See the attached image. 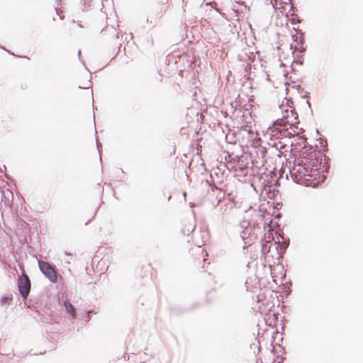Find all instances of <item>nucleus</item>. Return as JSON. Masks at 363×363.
<instances>
[{
    "label": "nucleus",
    "mask_w": 363,
    "mask_h": 363,
    "mask_svg": "<svg viewBox=\"0 0 363 363\" xmlns=\"http://www.w3.org/2000/svg\"><path fill=\"white\" fill-rule=\"evenodd\" d=\"M282 106L283 104L279 105V108H281L283 114L282 117L276 120L274 122V125L280 129L282 128L283 130L286 129V126L289 125V128L293 129L295 132L294 129H298V124L299 123L298 117L297 119H294V118H293V120L290 121V116L288 109H282Z\"/></svg>",
    "instance_id": "f257e3e1"
},
{
    "label": "nucleus",
    "mask_w": 363,
    "mask_h": 363,
    "mask_svg": "<svg viewBox=\"0 0 363 363\" xmlns=\"http://www.w3.org/2000/svg\"><path fill=\"white\" fill-rule=\"evenodd\" d=\"M38 266L40 272L52 283H57L60 275L56 272L55 266L45 261H39Z\"/></svg>",
    "instance_id": "f03ea898"
},
{
    "label": "nucleus",
    "mask_w": 363,
    "mask_h": 363,
    "mask_svg": "<svg viewBox=\"0 0 363 363\" xmlns=\"http://www.w3.org/2000/svg\"><path fill=\"white\" fill-rule=\"evenodd\" d=\"M18 289L23 298H26L31 289V283L28 275L23 270L21 275L18 278Z\"/></svg>",
    "instance_id": "7ed1b4c3"
},
{
    "label": "nucleus",
    "mask_w": 363,
    "mask_h": 363,
    "mask_svg": "<svg viewBox=\"0 0 363 363\" xmlns=\"http://www.w3.org/2000/svg\"><path fill=\"white\" fill-rule=\"evenodd\" d=\"M249 225L250 223L245 220H243L240 223V226L242 228V230L240 232V238L244 242L243 249H246L253 243V238L251 236V229H248Z\"/></svg>",
    "instance_id": "20e7f679"
},
{
    "label": "nucleus",
    "mask_w": 363,
    "mask_h": 363,
    "mask_svg": "<svg viewBox=\"0 0 363 363\" xmlns=\"http://www.w3.org/2000/svg\"><path fill=\"white\" fill-rule=\"evenodd\" d=\"M303 162L301 161L298 164V168L294 167V172H290L291 177L295 183H300L301 180L304 178V173L302 172Z\"/></svg>",
    "instance_id": "39448f33"
},
{
    "label": "nucleus",
    "mask_w": 363,
    "mask_h": 363,
    "mask_svg": "<svg viewBox=\"0 0 363 363\" xmlns=\"http://www.w3.org/2000/svg\"><path fill=\"white\" fill-rule=\"evenodd\" d=\"M284 100H286V106H287V108L289 110V108H290V113H291V118H294V119H297L298 114L296 111V108L294 107V102L291 98H287L285 97ZM284 104V101L281 103V104ZM282 109H285L284 108V106H282Z\"/></svg>",
    "instance_id": "423d86ee"
},
{
    "label": "nucleus",
    "mask_w": 363,
    "mask_h": 363,
    "mask_svg": "<svg viewBox=\"0 0 363 363\" xmlns=\"http://www.w3.org/2000/svg\"><path fill=\"white\" fill-rule=\"evenodd\" d=\"M296 30L295 34L291 35V38L294 42L296 43L297 45L305 44V34L303 31L298 28H294Z\"/></svg>",
    "instance_id": "0eeeda50"
},
{
    "label": "nucleus",
    "mask_w": 363,
    "mask_h": 363,
    "mask_svg": "<svg viewBox=\"0 0 363 363\" xmlns=\"http://www.w3.org/2000/svg\"><path fill=\"white\" fill-rule=\"evenodd\" d=\"M281 238H282L281 242L282 243H286V246L284 247L283 250L280 247V242L279 241L275 242V244L277 245L276 246V250H277V254L278 255V257H277L278 259H279L284 255V254L285 253L286 247L289 245V240H288L287 242H286V241L284 240V237L283 236H281Z\"/></svg>",
    "instance_id": "6e6552de"
},
{
    "label": "nucleus",
    "mask_w": 363,
    "mask_h": 363,
    "mask_svg": "<svg viewBox=\"0 0 363 363\" xmlns=\"http://www.w3.org/2000/svg\"><path fill=\"white\" fill-rule=\"evenodd\" d=\"M13 299V295L11 294H5L2 296L0 300L1 306H6L8 307Z\"/></svg>",
    "instance_id": "1a4fd4ad"
},
{
    "label": "nucleus",
    "mask_w": 363,
    "mask_h": 363,
    "mask_svg": "<svg viewBox=\"0 0 363 363\" xmlns=\"http://www.w3.org/2000/svg\"><path fill=\"white\" fill-rule=\"evenodd\" d=\"M293 89H295L297 92L301 94L302 99H308L310 97V93L305 91L300 84L293 86Z\"/></svg>",
    "instance_id": "9d476101"
},
{
    "label": "nucleus",
    "mask_w": 363,
    "mask_h": 363,
    "mask_svg": "<svg viewBox=\"0 0 363 363\" xmlns=\"http://www.w3.org/2000/svg\"><path fill=\"white\" fill-rule=\"evenodd\" d=\"M186 311H187L186 309L182 308L179 307V306H172L170 308V313L172 315H180V314L184 313H185Z\"/></svg>",
    "instance_id": "9b49d317"
},
{
    "label": "nucleus",
    "mask_w": 363,
    "mask_h": 363,
    "mask_svg": "<svg viewBox=\"0 0 363 363\" xmlns=\"http://www.w3.org/2000/svg\"><path fill=\"white\" fill-rule=\"evenodd\" d=\"M195 228V225L192 223H189V225L185 226L181 230V232L184 235H189L190 233L193 232Z\"/></svg>",
    "instance_id": "f8f14e48"
},
{
    "label": "nucleus",
    "mask_w": 363,
    "mask_h": 363,
    "mask_svg": "<svg viewBox=\"0 0 363 363\" xmlns=\"http://www.w3.org/2000/svg\"><path fill=\"white\" fill-rule=\"evenodd\" d=\"M65 306L66 311L68 313H72L71 315L72 317H74V313H75L74 306L69 301H65Z\"/></svg>",
    "instance_id": "ddd939ff"
},
{
    "label": "nucleus",
    "mask_w": 363,
    "mask_h": 363,
    "mask_svg": "<svg viewBox=\"0 0 363 363\" xmlns=\"http://www.w3.org/2000/svg\"><path fill=\"white\" fill-rule=\"evenodd\" d=\"M298 45L299 46V48H298V51L299 52L298 55H303V53L306 51L307 47L305 45V44H299ZM290 48L291 49H292L293 48L294 49H297V45L293 46V44H291Z\"/></svg>",
    "instance_id": "4468645a"
},
{
    "label": "nucleus",
    "mask_w": 363,
    "mask_h": 363,
    "mask_svg": "<svg viewBox=\"0 0 363 363\" xmlns=\"http://www.w3.org/2000/svg\"><path fill=\"white\" fill-rule=\"evenodd\" d=\"M311 170H309V167H306L305 165H303V168H302V172L304 173V178L303 179V180H310L311 178L309 179H306V177H311V174H309Z\"/></svg>",
    "instance_id": "2eb2a0df"
},
{
    "label": "nucleus",
    "mask_w": 363,
    "mask_h": 363,
    "mask_svg": "<svg viewBox=\"0 0 363 363\" xmlns=\"http://www.w3.org/2000/svg\"><path fill=\"white\" fill-rule=\"evenodd\" d=\"M259 152H260L261 157L263 160L262 163L266 162L267 160L265 159V157H266V154L267 152V148L264 147H261L259 149Z\"/></svg>",
    "instance_id": "dca6fc26"
},
{
    "label": "nucleus",
    "mask_w": 363,
    "mask_h": 363,
    "mask_svg": "<svg viewBox=\"0 0 363 363\" xmlns=\"http://www.w3.org/2000/svg\"><path fill=\"white\" fill-rule=\"evenodd\" d=\"M269 183V179H264V181L262 182V186H263V189L266 191H271V186H268Z\"/></svg>",
    "instance_id": "f3484780"
},
{
    "label": "nucleus",
    "mask_w": 363,
    "mask_h": 363,
    "mask_svg": "<svg viewBox=\"0 0 363 363\" xmlns=\"http://www.w3.org/2000/svg\"><path fill=\"white\" fill-rule=\"evenodd\" d=\"M303 55H297L296 59L294 58L293 62L302 65L303 64V60L302 58Z\"/></svg>",
    "instance_id": "a211bd4d"
},
{
    "label": "nucleus",
    "mask_w": 363,
    "mask_h": 363,
    "mask_svg": "<svg viewBox=\"0 0 363 363\" xmlns=\"http://www.w3.org/2000/svg\"><path fill=\"white\" fill-rule=\"evenodd\" d=\"M205 184L206 185H207L208 186L211 187V190L213 191L215 189H219V188L218 186H216V185H212L211 182L208 180V179H206L205 180Z\"/></svg>",
    "instance_id": "6ab92c4d"
},
{
    "label": "nucleus",
    "mask_w": 363,
    "mask_h": 363,
    "mask_svg": "<svg viewBox=\"0 0 363 363\" xmlns=\"http://www.w3.org/2000/svg\"><path fill=\"white\" fill-rule=\"evenodd\" d=\"M83 6L84 9H88L91 6V0H84Z\"/></svg>",
    "instance_id": "aec40b11"
},
{
    "label": "nucleus",
    "mask_w": 363,
    "mask_h": 363,
    "mask_svg": "<svg viewBox=\"0 0 363 363\" xmlns=\"http://www.w3.org/2000/svg\"><path fill=\"white\" fill-rule=\"evenodd\" d=\"M272 223V219H271L269 222H267V223H264V228L268 227V230H267L269 232L273 230V228H272V227L271 225Z\"/></svg>",
    "instance_id": "412c9836"
},
{
    "label": "nucleus",
    "mask_w": 363,
    "mask_h": 363,
    "mask_svg": "<svg viewBox=\"0 0 363 363\" xmlns=\"http://www.w3.org/2000/svg\"><path fill=\"white\" fill-rule=\"evenodd\" d=\"M85 321L89 322L91 320V311H87L86 317H85Z\"/></svg>",
    "instance_id": "4be33fe9"
},
{
    "label": "nucleus",
    "mask_w": 363,
    "mask_h": 363,
    "mask_svg": "<svg viewBox=\"0 0 363 363\" xmlns=\"http://www.w3.org/2000/svg\"><path fill=\"white\" fill-rule=\"evenodd\" d=\"M300 21H301L300 18L298 16H296V18H292V20L291 21V24L299 23Z\"/></svg>",
    "instance_id": "5701e85b"
},
{
    "label": "nucleus",
    "mask_w": 363,
    "mask_h": 363,
    "mask_svg": "<svg viewBox=\"0 0 363 363\" xmlns=\"http://www.w3.org/2000/svg\"><path fill=\"white\" fill-rule=\"evenodd\" d=\"M96 147L98 149L99 153L100 154V147H102V145L99 142L98 136L96 138Z\"/></svg>",
    "instance_id": "b1692460"
},
{
    "label": "nucleus",
    "mask_w": 363,
    "mask_h": 363,
    "mask_svg": "<svg viewBox=\"0 0 363 363\" xmlns=\"http://www.w3.org/2000/svg\"><path fill=\"white\" fill-rule=\"evenodd\" d=\"M306 104H307L308 107L310 108V111H311V114H313V109H312V108H311V102L308 100V99H306Z\"/></svg>",
    "instance_id": "393cba45"
},
{
    "label": "nucleus",
    "mask_w": 363,
    "mask_h": 363,
    "mask_svg": "<svg viewBox=\"0 0 363 363\" xmlns=\"http://www.w3.org/2000/svg\"><path fill=\"white\" fill-rule=\"evenodd\" d=\"M40 320L43 323H48V318L45 317L44 315H42Z\"/></svg>",
    "instance_id": "a878e982"
},
{
    "label": "nucleus",
    "mask_w": 363,
    "mask_h": 363,
    "mask_svg": "<svg viewBox=\"0 0 363 363\" xmlns=\"http://www.w3.org/2000/svg\"><path fill=\"white\" fill-rule=\"evenodd\" d=\"M261 252L262 254H265L267 252L266 248H265V244H264V243L262 244Z\"/></svg>",
    "instance_id": "bb28decb"
},
{
    "label": "nucleus",
    "mask_w": 363,
    "mask_h": 363,
    "mask_svg": "<svg viewBox=\"0 0 363 363\" xmlns=\"http://www.w3.org/2000/svg\"><path fill=\"white\" fill-rule=\"evenodd\" d=\"M241 156H238V155H236L235 157H233L232 160L234 161V162H238L239 161V159Z\"/></svg>",
    "instance_id": "cd10ccee"
},
{
    "label": "nucleus",
    "mask_w": 363,
    "mask_h": 363,
    "mask_svg": "<svg viewBox=\"0 0 363 363\" xmlns=\"http://www.w3.org/2000/svg\"><path fill=\"white\" fill-rule=\"evenodd\" d=\"M0 48H1V49H2V50H6V51L9 52V53H10V54L13 55V53H12V52H11L10 51L7 50L6 49V48H5L4 46L1 45H0Z\"/></svg>",
    "instance_id": "c85d7f7f"
},
{
    "label": "nucleus",
    "mask_w": 363,
    "mask_h": 363,
    "mask_svg": "<svg viewBox=\"0 0 363 363\" xmlns=\"http://www.w3.org/2000/svg\"><path fill=\"white\" fill-rule=\"evenodd\" d=\"M89 311H91V314H96L97 311H96V308L89 309Z\"/></svg>",
    "instance_id": "c756f323"
},
{
    "label": "nucleus",
    "mask_w": 363,
    "mask_h": 363,
    "mask_svg": "<svg viewBox=\"0 0 363 363\" xmlns=\"http://www.w3.org/2000/svg\"><path fill=\"white\" fill-rule=\"evenodd\" d=\"M55 9L56 13H57V15H60V12H61L60 9H58V8H55Z\"/></svg>",
    "instance_id": "7c9ffc66"
},
{
    "label": "nucleus",
    "mask_w": 363,
    "mask_h": 363,
    "mask_svg": "<svg viewBox=\"0 0 363 363\" xmlns=\"http://www.w3.org/2000/svg\"><path fill=\"white\" fill-rule=\"evenodd\" d=\"M147 23H150V24H152V26H151V27H152V28H153V27L155 26V25H154V24H152V21H150V20L149 19V18H147Z\"/></svg>",
    "instance_id": "2f4dec72"
},
{
    "label": "nucleus",
    "mask_w": 363,
    "mask_h": 363,
    "mask_svg": "<svg viewBox=\"0 0 363 363\" xmlns=\"http://www.w3.org/2000/svg\"><path fill=\"white\" fill-rule=\"evenodd\" d=\"M4 176L7 179H11V177L6 173H4Z\"/></svg>",
    "instance_id": "473e14b6"
},
{
    "label": "nucleus",
    "mask_w": 363,
    "mask_h": 363,
    "mask_svg": "<svg viewBox=\"0 0 363 363\" xmlns=\"http://www.w3.org/2000/svg\"><path fill=\"white\" fill-rule=\"evenodd\" d=\"M77 26L79 27H80V28H83L84 27L83 25L82 24L81 21H77Z\"/></svg>",
    "instance_id": "72a5a7b5"
},
{
    "label": "nucleus",
    "mask_w": 363,
    "mask_h": 363,
    "mask_svg": "<svg viewBox=\"0 0 363 363\" xmlns=\"http://www.w3.org/2000/svg\"><path fill=\"white\" fill-rule=\"evenodd\" d=\"M281 216V214L280 213H277V214L274 216V217H275V218H279Z\"/></svg>",
    "instance_id": "f704fd0d"
},
{
    "label": "nucleus",
    "mask_w": 363,
    "mask_h": 363,
    "mask_svg": "<svg viewBox=\"0 0 363 363\" xmlns=\"http://www.w3.org/2000/svg\"><path fill=\"white\" fill-rule=\"evenodd\" d=\"M6 165H4V166H3V169L0 168L1 172H5V171H6Z\"/></svg>",
    "instance_id": "c9c22d12"
},
{
    "label": "nucleus",
    "mask_w": 363,
    "mask_h": 363,
    "mask_svg": "<svg viewBox=\"0 0 363 363\" xmlns=\"http://www.w3.org/2000/svg\"><path fill=\"white\" fill-rule=\"evenodd\" d=\"M57 5H60L62 4V0H55Z\"/></svg>",
    "instance_id": "e433bc0d"
},
{
    "label": "nucleus",
    "mask_w": 363,
    "mask_h": 363,
    "mask_svg": "<svg viewBox=\"0 0 363 363\" xmlns=\"http://www.w3.org/2000/svg\"><path fill=\"white\" fill-rule=\"evenodd\" d=\"M201 165L203 167L204 170L207 171L205 163L203 162H202Z\"/></svg>",
    "instance_id": "4c0bfd02"
},
{
    "label": "nucleus",
    "mask_w": 363,
    "mask_h": 363,
    "mask_svg": "<svg viewBox=\"0 0 363 363\" xmlns=\"http://www.w3.org/2000/svg\"><path fill=\"white\" fill-rule=\"evenodd\" d=\"M59 16H60V18L61 20H63V19L65 18V16H62V15H60V14Z\"/></svg>",
    "instance_id": "58836bf2"
},
{
    "label": "nucleus",
    "mask_w": 363,
    "mask_h": 363,
    "mask_svg": "<svg viewBox=\"0 0 363 363\" xmlns=\"http://www.w3.org/2000/svg\"><path fill=\"white\" fill-rule=\"evenodd\" d=\"M81 52H81V50H79L78 51V56H79V58H80Z\"/></svg>",
    "instance_id": "ea45409f"
},
{
    "label": "nucleus",
    "mask_w": 363,
    "mask_h": 363,
    "mask_svg": "<svg viewBox=\"0 0 363 363\" xmlns=\"http://www.w3.org/2000/svg\"><path fill=\"white\" fill-rule=\"evenodd\" d=\"M185 174H186V176L187 177H189V174H188V172H187V170H186V169L185 170Z\"/></svg>",
    "instance_id": "a19ab883"
},
{
    "label": "nucleus",
    "mask_w": 363,
    "mask_h": 363,
    "mask_svg": "<svg viewBox=\"0 0 363 363\" xmlns=\"http://www.w3.org/2000/svg\"><path fill=\"white\" fill-rule=\"evenodd\" d=\"M220 201H221V199H218L216 206L218 205V203L220 202Z\"/></svg>",
    "instance_id": "79ce46f5"
},
{
    "label": "nucleus",
    "mask_w": 363,
    "mask_h": 363,
    "mask_svg": "<svg viewBox=\"0 0 363 363\" xmlns=\"http://www.w3.org/2000/svg\"><path fill=\"white\" fill-rule=\"evenodd\" d=\"M89 222H90V220H88V221H86V222L85 223V225H88V224L89 223Z\"/></svg>",
    "instance_id": "37998d69"
},
{
    "label": "nucleus",
    "mask_w": 363,
    "mask_h": 363,
    "mask_svg": "<svg viewBox=\"0 0 363 363\" xmlns=\"http://www.w3.org/2000/svg\"><path fill=\"white\" fill-rule=\"evenodd\" d=\"M79 89H85L86 87H83V86H79Z\"/></svg>",
    "instance_id": "c03bdc74"
},
{
    "label": "nucleus",
    "mask_w": 363,
    "mask_h": 363,
    "mask_svg": "<svg viewBox=\"0 0 363 363\" xmlns=\"http://www.w3.org/2000/svg\"><path fill=\"white\" fill-rule=\"evenodd\" d=\"M121 48V45H119V47H118V52L120 51Z\"/></svg>",
    "instance_id": "a18cd8bd"
},
{
    "label": "nucleus",
    "mask_w": 363,
    "mask_h": 363,
    "mask_svg": "<svg viewBox=\"0 0 363 363\" xmlns=\"http://www.w3.org/2000/svg\"><path fill=\"white\" fill-rule=\"evenodd\" d=\"M191 162L189 164L188 169H190Z\"/></svg>",
    "instance_id": "49530a36"
},
{
    "label": "nucleus",
    "mask_w": 363,
    "mask_h": 363,
    "mask_svg": "<svg viewBox=\"0 0 363 363\" xmlns=\"http://www.w3.org/2000/svg\"><path fill=\"white\" fill-rule=\"evenodd\" d=\"M245 169V167H243L242 168L240 167L241 170Z\"/></svg>",
    "instance_id": "de8ad7c7"
},
{
    "label": "nucleus",
    "mask_w": 363,
    "mask_h": 363,
    "mask_svg": "<svg viewBox=\"0 0 363 363\" xmlns=\"http://www.w3.org/2000/svg\"><path fill=\"white\" fill-rule=\"evenodd\" d=\"M19 57H26V56H22V55H20Z\"/></svg>",
    "instance_id": "09e8293b"
},
{
    "label": "nucleus",
    "mask_w": 363,
    "mask_h": 363,
    "mask_svg": "<svg viewBox=\"0 0 363 363\" xmlns=\"http://www.w3.org/2000/svg\"><path fill=\"white\" fill-rule=\"evenodd\" d=\"M280 65H281V66H284V63H283V62H281V63L280 64Z\"/></svg>",
    "instance_id": "8fccbe9b"
},
{
    "label": "nucleus",
    "mask_w": 363,
    "mask_h": 363,
    "mask_svg": "<svg viewBox=\"0 0 363 363\" xmlns=\"http://www.w3.org/2000/svg\"><path fill=\"white\" fill-rule=\"evenodd\" d=\"M291 68L292 70H294V67H293L292 65H291Z\"/></svg>",
    "instance_id": "3c124183"
},
{
    "label": "nucleus",
    "mask_w": 363,
    "mask_h": 363,
    "mask_svg": "<svg viewBox=\"0 0 363 363\" xmlns=\"http://www.w3.org/2000/svg\"><path fill=\"white\" fill-rule=\"evenodd\" d=\"M100 162H102L101 157L100 156Z\"/></svg>",
    "instance_id": "603ef678"
},
{
    "label": "nucleus",
    "mask_w": 363,
    "mask_h": 363,
    "mask_svg": "<svg viewBox=\"0 0 363 363\" xmlns=\"http://www.w3.org/2000/svg\"><path fill=\"white\" fill-rule=\"evenodd\" d=\"M284 326L283 325L282 327H281L282 330H284Z\"/></svg>",
    "instance_id": "864d4df0"
}]
</instances>
